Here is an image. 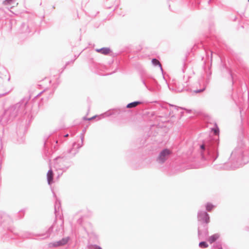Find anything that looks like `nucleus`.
Wrapping results in <instances>:
<instances>
[{
    "label": "nucleus",
    "mask_w": 249,
    "mask_h": 249,
    "mask_svg": "<svg viewBox=\"0 0 249 249\" xmlns=\"http://www.w3.org/2000/svg\"><path fill=\"white\" fill-rule=\"evenodd\" d=\"M214 134L218 135L219 134V129L218 128H215L213 129Z\"/></svg>",
    "instance_id": "11"
},
{
    "label": "nucleus",
    "mask_w": 249,
    "mask_h": 249,
    "mask_svg": "<svg viewBox=\"0 0 249 249\" xmlns=\"http://www.w3.org/2000/svg\"><path fill=\"white\" fill-rule=\"evenodd\" d=\"M203 220H204L206 223H208L210 221V217L208 214L206 213L203 215Z\"/></svg>",
    "instance_id": "9"
},
{
    "label": "nucleus",
    "mask_w": 249,
    "mask_h": 249,
    "mask_svg": "<svg viewBox=\"0 0 249 249\" xmlns=\"http://www.w3.org/2000/svg\"><path fill=\"white\" fill-rule=\"evenodd\" d=\"M171 152L169 149H164L162 151L158 158L159 160L161 162H163L170 155Z\"/></svg>",
    "instance_id": "1"
},
{
    "label": "nucleus",
    "mask_w": 249,
    "mask_h": 249,
    "mask_svg": "<svg viewBox=\"0 0 249 249\" xmlns=\"http://www.w3.org/2000/svg\"><path fill=\"white\" fill-rule=\"evenodd\" d=\"M95 117H96V116H93V117H91V118H88V119H87V120H89V121H90V120H91L92 119H93L95 118Z\"/></svg>",
    "instance_id": "13"
},
{
    "label": "nucleus",
    "mask_w": 249,
    "mask_h": 249,
    "mask_svg": "<svg viewBox=\"0 0 249 249\" xmlns=\"http://www.w3.org/2000/svg\"><path fill=\"white\" fill-rule=\"evenodd\" d=\"M199 245L200 247H202V242H200Z\"/></svg>",
    "instance_id": "14"
},
{
    "label": "nucleus",
    "mask_w": 249,
    "mask_h": 249,
    "mask_svg": "<svg viewBox=\"0 0 249 249\" xmlns=\"http://www.w3.org/2000/svg\"><path fill=\"white\" fill-rule=\"evenodd\" d=\"M69 240V238L68 237L64 238L59 242L50 243L49 246L50 247H58L63 246L68 243Z\"/></svg>",
    "instance_id": "2"
},
{
    "label": "nucleus",
    "mask_w": 249,
    "mask_h": 249,
    "mask_svg": "<svg viewBox=\"0 0 249 249\" xmlns=\"http://www.w3.org/2000/svg\"><path fill=\"white\" fill-rule=\"evenodd\" d=\"M3 4L6 5L11 6L10 8H12L17 6L18 2L16 0H5L3 1Z\"/></svg>",
    "instance_id": "3"
},
{
    "label": "nucleus",
    "mask_w": 249,
    "mask_h": 249,
    "mask_svg": "<svg viewBox=\"0 0 249 249\" xmlns=\"http://www.w3.org/2000/svg\"><path fill=\"white\" fill-rule=\"evenodd\" d=\"M218 237L219 235L217 234H215L210 236L208 239V241L210 243H212L216 241L218 238Z\"/></svg>",
    "instance_id": "7"
},
{
    "label": "nucleus",
    "mask_w": 249,
    "mask_h": 249,
    "mask_svg": "<svg viewBox=\"0 0 249 249\" xmlns=\"http://www.w3.org/2000/svg\"><path fill=\"white\" fill-rule=\"evenodd\" d=\"M208 247V245H207V244L203 242V248H206Z\"/></svg>",
    "instance_id": "12"
},
{
    "label": "nucleus",
    "mask_w": 249,
    "mask_h": 249,
    "mask_svg": "<svg viewBox=\"0 0 249 249\" xmlns=\"http://www.w3.org/2000/svg\"><path fill=\"white\" fill-rule=\"evenodd\" d=\"M141 103H142L141 102H139V101L134 102L128 104L126 106V107L128 108H133V107H137V106L141 104Z\"/></svg>",
    "instance_id": "6"
},
{
    "label": "nucleus",
    "mask_w": 249,
    "mask_h": 249,
    "mask_svg": "<svg viewBox=\"0 0 249 249\" xmlns=\"http://www.w3.org/2000/svg\"><path fill=\"white\" fill-rule=\"evenodd\" d=\"M213 206L212 204H208L206 206V209L208 211H211L213 209Z\"/></svg>",
    "instance_id": "10"
},
{
    "label": "nucleus",
    "mask_w": 249,
    "mask_h": 249,
    "mask_svg": "<svg viewBox=\"0 0 249 249\" xmlns=\"http://www.w3.org/2000/svg\"><path fill=\"white\" fill-rule=\"evenodd\" d=\"M47 179L49 184L51 183L53 180V174L52 170H50L47 173Z\"/></svg>",
    "instance_id": "5"
},
{
    "label": "nucleus",
    "mask_w": 249,
    "mask_h": 249,
    "mask_svg": "<svg viewBox=\"0 0 249 249\" xmlns=\"http://www.w3.org/2000/svg\"><path fill=\"white\" fill-rule=\"evenodd\" d=\"M152 63L155 66H157V65L159 66L161 71H162V68L161 65L158 60H157L155 58L153 59L152 60Z\"/></svg>",
    "instance_id": "8"
},
{
    "label": "nucleus",
    "mask_w": 249,
    "mask_h": 249,
    "mask_svg": "<svg viewBox=\"0 0 249 249\" xmlns=\"http://www.w3.org/2000/svg\"><path fill=\"white\" fill-rule=\"evenodd\" d=\"M200 148L202 149V145H200Z\"/></svg>",
    "instance_id": "16"
},
{
    "label": "nucleus",
    "mask_w": 249,
    "mask_h": 249,
    "mask_svg": "<svg viewBox=\"0 0 249 249\" xmlns=\"http://www.w3.org/2000/svg\"><path fill=\"white\" fill-rule=\"evenodd\" d=\"M69 136V134H67L64 136L65 137H68Z\"/></svg>",
    "instance_id": "15"
},
{
    "label": "nucleus",
    "mask_w": 249,
    "mask_h": 249,
    "mask_svg": "<svg viewBox=\"0 0 249 249\" xmlns=\"http://www.w3.org/2000/svg\"><path fill=\"white\" fill-rule=\"evenodd\" d=\"M96 51L105 55L108 54L111 52L110 49L108 48H103L100 49H97Z\"/></svg>",
    "instance_id": "4"
}]
</instances>
